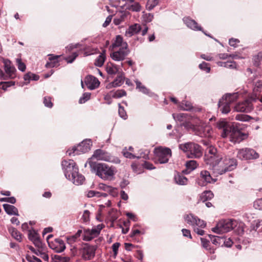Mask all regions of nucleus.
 Returning a JSON list of instances; mask_svg holds the SVG:
<instances>
[{
  "instance_id": "obj_1",
  "label": "nucleus",
  "mask_w": 262,
  "mask_h": 262,
  "mask_svg": "<svg viewBox=\"0 0 262 262\" xmlns=\"http://www.w3.org/2000/svg\"><path fill=\"white\" fill-rule=\"evenodd\" d=\"M109 49L111 51L110 56L116 61H123L129 53L127 43L123 40L122 36L120 35L116 36Z\"/></svg>"
},
{
  "instance_id": "obj_2",
  "label": "nucleus",
  "mask_w": 262,
  "mask_h": 262,
  "mask_svg": "<svg viewBox=\"0 0 262 262\" xmlns=\"http://www.w3.org/2000/svg\"><path fill=\"white\" fill-rule=\"evenodd\" d=\"M237 165L235 159L225 157L224 159L210 165L211 169L216 176L225 173L234 169Z\"/></svg>"
},
{
  "instance_id": "obj_3",
  "label": "nucleus",
  "mask_w": 262,
  "mask_h": 262,
  "mask_svg": "<svg viewBox=\"0 0 262 262\" xmlns=\"http://www.w3.org/2000/svg\"><path fill=\"white\" fill-rule=\"evenodd\" d=\"M89 164L90 167L95 171L96 175L101 179L108 180L112 178L115 174V168L110 167L105 163H95L90 161Z\"/></svg>"
},
{
  "instance_id": "obj_4",
  "label": "nucleus",
  "mask_w": 262,
  "mask_h": 262,
  "mask_svg": "<svg viewBox=\"0 0 262 262\" xmlns=\"http://www.w3.org/2000/svg\"><path fill=\"white\" fill-rule=\"evenodd\" d=\"M228 137L229 141L233 143H239L247 138L248 134L243 132L236 126L233 125V127H227L222 134L223 138Z\"/></svg>"
},
{
  "instance_id": "obj_5",
  "label": "nucleus",
  "mask_w": 262,
  "mask_h": 262,
  "mask_svg": "<svg viewBox=\"0 0 262 262\" xmlns=\"http://www.w3.org/2000/svg\"><path fill=\"white\" fill-rule=\"evenodd\" d=\"M181 150L186 154L189 158H199L202 156L201 147L193 142H187L179 145Z\"/></svg>"
},
{
  "instance_id": "obj_6",
  "label": "nucleus",
  "mask_w": 262,
  "mask_h": 262,
  "mask_svg": "<svg viewBox=\"0 0 262 262\" xmlns=\"http://www.w3.org/2000/svg\"><path fill=\"white\" fill-rule=\"evenodd\" d=\"M237 223L234 220L227 219L218 222L216 226L212 229L213 232L222 233L229 232L236 226Z\"/></svg>"
},
{
  "instance_id": "obj_7",
  "label": "nucleus",
  "mask_w": 262,
  "mask_h": 262,
  "mask_svg": "<svg viewBox=\"0 0 262 262\" xmlns=\"http://www.w3.org/2000/svg\"><path fill=\"white\" fill-rule=\"evenodd\" d=\"M207 151L208 153L205 155V158L207 164L210 165L224 159L222 152L219 151L215 147L209 146Z\"/></svg>"
},
{
  "instance_id": "obj_8",
  "label": "nucleus",
  "mask_w": 262,
  "mask_h": 262,
  "mask_svg": "<svg viewBox=\"0 0 262 262\" xmlns=\"http://www.w3.org/2000/svg\"><path fill=\"white\" fill-rule=\"evenodd\" d=\"M90 140H84L77 146H74L72 149H68L67 154L72 156L86 152L90 149Z\"/></svg>"
},
{
  "instance_id": "obj_9",
  "label": "nucleus",
  "mask_w": 262,
  "mask_h": 262,
  "mask_svg": "<svg viewBox=\"0 0 262 262\" xmlns=\"http://www.w3.org/2000/svg\"><path fill=\"white\" fill-rule=\"evenodd\" d=\"M193 130L195 135L201 137L209 138L211 136L213 132L210 125H207L202 121H200L198 124L194 126Z\"/></svg>"
},
{
  "instance_id": "obj_10",
  "label": "nucleus",
  "mask_w": 262,
  "mask_h": 262,
  "mask_svg": "<svg viewBox=\"0 0 262 262\" xmlns=\"http://www.w3.org/2000/svg\"><path fill=\"white\" fill-rule=\"evenodd\" d=\"M156 161L160 163H167L171 156V151L168 147H158L155 150Z\"/></svg>"
},
{
  "instance_id": "obj_11",
  "label": "nucleus",
  "mask_w": 262,
  "mask_h": 262,
  "mask_svg": "<svg viewBox=\"0 0 262 262\" xmlns=\"http://www.w3.org/2000/svg\"><path fill=\"white\" fill-rule=\"evenodd\" d=\"M236 157L241 160H253L259 157L258 154L253 149L245 147L238 150Z\"/></svg>"
},
{
  "instance_id": "obj_12",
  "label": "nucleus",
  "mask_w": 262,
  "mask_h": 262,
  "mask_svg": "<svg viewBox=\"0 0 262 262\" xmlns=\"http://www.w3.org/2000/svg\"><path fill=\"white\" fill-rule=\"evenodd\" d=\"M96 248L88 243H85L80 249V255L84 260H90L94 258Z\"/></svg>"
},
{
  "instance_id": "obj_13",
  "label": "nucleus",
  "mask_w": 262,
  "mask_h": 262,
  "mask_svg": "<svg viewBox=\"0 0 262 262\" xmlns=\"http://www.w3.org/2000/svg\"><path fill=\"white\" fill-rule=\"evenodd\" d=\"M256 101V98L251 97L247 98L245 101L238 103L235 106V110L237 112L250 113L253 109L252 102Z\"/></svg>"
},
{
  "instance_id": "obj_14",
  "label": "nucleus",
  "mask_w": 262,
  "mask_h": 262,
  "mask_svg": "<svg viewBox=\"0 0 262 262\" xmlns=\"http://www.w3.org/2000/svg\"><path fill=\"white\" fill-rule=\"evenodd\" d=\"M53 237L52 234L47 236V240L50 248L54 250L55 252L60 253L63 251L66 248L63 241L59 238H55L54 241H49V238Z\"/></svg>"
},
{
  "instance_id": "obj_15",
  "label": "nucleus",
  "mask_w": 262,
  "mask_h": 262,
  "mask_svg": "<svg viewBox=\"0 0 262 262\" xmlns=\"http://www.w3.org/2000/svg\"><path fill=\"white\" fill-rule=\"evenodd\" d=\"M61 166H62L66 178H70L71 173L78 170L76 163L72 160H63L61 162Z\"/></svg>"
},
{
  "instance_id": "obj_16",
  "label": "nucleus",
  "mask_w": 262,
  "mask_h": 262,
  "mask_svg": "<svg viewBox=\"0 0 262 262\" xmlns=\"http://www.w3.org/2000/svg\"><path fill=\"white\" fill-rule=\"evenodd\" d=\"M96 159L97 160H103L107 162H113L114 158L108 152L101 149H96L92 157V159Z\"/></svg>"
},
{
  "instance_id": "obj_17",
  "label": "nucleus",
  "mask_w": 262,
  "mask_h": 262,
  "mask_svg": "<svg viewBox=\"0 0 262 262\" xmlns=\"http://www.w3.org/2000/svg\"><path fill=\"white\" fill-rule=\"evenodd\" d=\"M216 179L212 178L210 173L207 170L201 171L200 178L198 179V184L200 186H205L206 184L215 183Z\"/></svg>"
},
{
  "instance_id": "obj_18",
  "label": "nucleus",
  "mask_w": 262,
  "mask_h": 262,
  "mask_svg": "<svg viewBox=\"0 0 262 262\" xmlns=\"http://www.w3.org/2000/svg\"><path fill=\"white\" fill-rule=\"evenodd\" d=\"M84 83L86 84L88 88L90 90H94L98 88L100 84V82L98 78L92 75H88L85 77Z\"/></svg>"
},
{
  "instance_id": "obj_19",
  "label": "nucleus",
  "mask_w": 262,
  "mask_h": 262,
  "mask_svg": "<svg viewBox=\"0 0 262 262\" xmlns=\"http://www.w3.org/2000/svg\"><path fill=\"white\" fill-rule=\"evenodd\" d=\"M5 70L8 78L13 79L16 77V69L9 60L5 61Z\"/></svg>"
},
{
  "instance_id": "obj_20",
  "label": "nucleus",
  "mask_w": 262,
  "mask_h": 262,
  "mask_svg": "<svg viewBox=\"0 0 262 262\" xmlns=\"http://www.w3.org/2000/svg\"><path fill=\"white\" fill-rule=\"evenodd\" d=\"M82 239L84 241L89 242L92 241L94 237L98 236V232L93 231V229H84L82 231Z\"/></svg>"
},
{
  "instance_id": "obj_21",
  "label": "nucleus",
  "mask_w": 262,
  "mask_h": 262,
  "mask_svg": "<svg viewBox=\"0 0 262 262\" xmlns=\"http://www.w3.org/2000/svg\"><path fill=\"white\" fill-rule=\"evenodd\" d=\"M124 80V74L122 72L118 73L117 77H116V79H114L112 82L110 83L108 85H107V88L108 89H111L112 88L119 86L123 83Z\"/></svg>"
},
{
  "instance_id": "obj_22",
  "label": "nucleus",
  "mask_w": 262,
  "mask_h": 262,
  "mask_svg": "<svg viewBox=\"0 0 262 262\" xmlns=\"http://www.w3.org/2000/svg\"><path fill=\"white\" fill-rule=\"evenodd\" d=\"M66 178L71 180L74 184L76 185L82 184L85 179L84 176L82 174L79 173L78 171L71 173L70 178Z\"/></svg>"
},
{
  "instance_id": "obj_23",
  "label": "nucleus",
  "mask_w": 262,
  "mask_h": 262,
  "mask_svg": "<svg viewBox=\"0 0 262 262\" xmlns=\"http://www.w3.org/2000/svg\"><path fill=\"white\" fill-rule=\"evenodd\" d=\"M141 30V26L139 24H134L129 26L128 29L125 31V35L132 36L139 33Z\"/></svg>"
},
{
  "instance_id": "obj_24",
  "label": "nucleus",
  "mask_w": 262,
  "mask_h": 262,
  "mask_svg": "<svg viewBox=\"0 0 262 262\" xmlns=\"http://www.w3.org/2000/svg\"><path fill=\"white\" fill-rule=\"evenodd\" d=\"M183 21L185 24L187 25V26L191 29L193 30H201V27L199 26L198 24L195 22L193 19L187 17H184L183 19Z\"/></svg>"
},
{
  "instance_id": "obj_25",
  "label": "nucleus",
  "mask_w": 262,
  "mask_h": 262,
  "mask_svg": "<svg viewBox=\"0 0 262 262\" xmlns=\"http://www.w3.org/2000/svg\"><path fill=\"white\" fill-rule=\"evenodd\" d=\"M3 208L9 215H14L19 216L18 211L17 208L13 205L4 204L3 205Z\"/></svg>"
},
{
  "instance_id": "obj_26",
  "label": "nucleus",
  "mask_w": 262,
  "mask_h": 262,
  "mask_svg": "<svg viewBox=\"0 0 262 262\" xmlns=\"http://www.w3.org/2000/svg\"><path fill=\"white\" fill-rule=\"evenodd\" d=\"M230 103L224 101V100H220L218 103L219 110H220L223 114H228L230 111Z\"/></svg>"
},
{
  "instance_id": "obj_27",
  "label": "nucleus",
  "mask_w": 262,
  "mask_h": 262,
  "mask_svg": "<svg viewBox=\"0 0 262 262\" xmlns=\"http://www.w3.org/2000/svg\"><path fill=\"white\" fill-rule=\"evenodd\" d=\"M8 231L10 233L11 236L16 241L20 242L22 241L23 235L20 232L17 230L16 228L13 227L8 228Z\"/></svg>"
},
{
  "instance_id": "obj_28",
  "label": "nucleus",
  "mask_w": 262,
  "mask_h": 262,
  "mask_svg": "<svg viewBox=\"0 0 262 262\" xmlns=\"http://www.w3.org/2000/svg\"><path fill=\"white\" fill-rule=\"evenodd\" d=\"M213 197V194L210 190H206L202 192L200 196V201L203 203L210 200Z\"/></svg>"
},
{
  "instance_id": "obj_29",
  "label": "nucleus",
  "mask_w": 262,
  "mask_h": 262,
  "mask_svg": "<svg viewBox=\"0 0 262 262\" xmlns=\"http://www.w3.org/2000/svg\"><path fill=\"white\" fill-rule=\"evenodd\" d=\"M59 56H52L51 55L49 58V60L50 61H48L46 64V67L47 68H51V67H56L58 66V58L59 57Z\"/></svg>"
},
{
  "instance_id": "obj_30",
  "label": "nucleus",
  "mask_w": 262,
  "mask_h": 262,
  "mask_svg": "<svg viewBox=\"0 0 262 262\" xmlns=\"http://www.w3.org/2000/svg\"><path fill=\"white\" fill-rule=\"evenodd\" d=\"M238 98V95L237 93H232L227 94L222 98V100L225 101L229 104H231L235 101Z\"/></svg>"
},
{
  "instance_id": "obj_31",
  "label": "nucleus",
  "mask_w": 262,
  "mask_h": 262,
  "mask_svg": "<svg viewBox=\"0 0 262 262\" xmlns=\"http://www.w3.org/2000/svg\"><path fill=\"white\" fill-rule=\"evenodd\" d=\"M118 67L112 62L107 63L106 71L110 75H115L118 72Z\"/></svg>"
},
{
  "instance_id": "obj_32",
  "label": "nucleus",
  "mask_w": 262,
  "mask_h": 262,
  "mask_svg": "<svg viewBox=\"0 0 262 262\" xmlns=\"http://www.w3.org/2000/svg\"><path fill=\"white\" fill-rule=\"evenodd\" d=\"M212 242V243L217 246H223V242L225 238L224 236H218L214 235L209 236Z\"/></svg>"
},
{
  "instance_id": "obj_33",
  "label": "nucleus",
  "mask_w": 262,
  "mask_h": 262,
  "mask_svg": "<svg viewBox=\"0 0 262 262\" xmlns=\"http://www.w3.org/2000/svg\"><path fill=\"white\" fill-rule=\"evenodd\" d=\"M82 234V230L80 229L76 232L75 235L67 237V242L69 244H73L78 241V238Z\"/></svg>"
},
{
  "instance_id": "obj_34",
  "label": "nucleus",
  "mask_w": 262,
  "mask_h": 262,
  "mask_svg": "<svg viewBox=\"0 0 262 262\" xmlns=\"http://www.w3.org/2000/svg\"><path fill=\"white\" fill-rule=\"evenodd\" d=\"M111 94L112 97L115 99L122 98L126 95V92L123 89L118 90L116 91H111Z\"/></svg>"
},
{
  "instance_id": "obj_35",
  "label": "nucleus",
  "mask_w": 262,
  "mask_h": 262,
  "mask_svg": "<svg viewBox=\"0 0 262 262\" xmlns=\"http://www.w3.org/2000/svg\"><path fill=\"white\" fill-rule=\"evenodd\" d=\"M106 58L105 53H101L98 57L96 59L95 64L96 66L101 67L104 64Z\"/></svg>"
},
{
  "instance_id": "obj_36",
  "label": "nucleus",
  "mask_w": 262,
  "mask_h": 262,
  "mask_svg": "<svg viewBox=\"0 0 262 262\" xmlns=\"http://www.w3.org/2000/svg\"><path fill=\"white\" fill-rule=\"evenodd\" d=\"M24 78L25 81L28 82H29L30 80L37 81L39 79V76L29 72L24 75Z\"/></svg>"
},
{
  "instance_id": "obj_37",
  "label": "nucleus",
  "mask_w": 262,
  "mask_h": 262,
  "mask_svg": "<svg viewBox=\"0 0 262 262\" xmlns=\"http://www.w3.org/2000/svg\"><path fill=\"white\" fill-rule=\"evenodd\" d=\"M253 65L256 67H259L262 61V51L259 52L257 55L254 56L252 58Z\"/></svg>"
},
{
  "instance_id": "obj_38",
  "label": "nucleus",
  "mask_w": 262,
  "mask_h": 262,
  "mask_svg": "<svg viewBox=\"0 0 262 262\" xmlns=\"http://www.w3.org/2000/svg\"><path fill=\"white\" fill-rule=\"evenodd\" d=\"M175 180L177 184L180 185L186 184L188 181L187 178L180 173H178L175 176Z\"/></svg>"
},
{
  "instance_id": "obj_39",
  "label": "nucleus",
  "mask_w": 262,
  "mask_h": 262,
  "mask_svg": "<svg viewBox=\"0 0 262 262\" xmlns=\"http://www.w3.org/2000/svg\"><path fill=\"white\" fill-rule=\"evenodd\" d=\"M234 125H230L227 122L224 121H219L216 123L217 127L219 129H223L222 132L221 133V136L222 137V134L224 133V132L225 129H226L228 127H233Z\"/></svg>"
},
{
  "instance_id": "obj_40",
  "label": "nucleus",
  "mask_w": 262,
  "mask_h": 262,
  "mask_svg": "<svg viewBox=\"0 0 262 262\" xmlns=\"http://www.w3.org/2000/svg\"><path fill=\"white\" fill-rule=\"evenodd\" d=\"M261 226H262V221H254L251 224V230L256 232H261L262 229L259 228Z\"/></svg>"
},
{
  "instance_id": "obj_41",
  "label": "nucleus",
  "mask_w": 262,
  "mask_h": 262,
  "mask_svg": "<svg viewBox=\"0 0 262 262\" xmlns=\"http://www.w3.org/2000/svg\"><path fill=\"white\" fill-rule=\"evenodd\" d=\"M141 6L138 3H133L126 6L125 9L135 12H139L141 10Z\"/></svg>"
},
{
  "instance_id": "obj_42",
  "label": "nucleus",
  "mask_w": 262,
  "mask_h": 262,
  "mask_svg": "<svg viewBox=\"0 0 262 262\" xmlns=\"http://www.w3.org/2000/svg\"><path fill=\"white\" fill-rule=\"evenodd\" d=\"M218 64L221 67H226L230 69H234L236 68V63L235 61H228L226 62H219Z\"/></svg>"
},
{
  "instance_id": "obj_43",
  "label": "nucleus",
  "mask_w": 262,
  "mask_h": 262,
  "mask_svg": "<svg viewBox=\"0 0 262 262\" xmlns=\"http://www.w3.org/2000/svg\"><path fill=\"white\" fill-rule=\"evenodd\" d=\"M199 163L195 160H189L186 163V166L188 169L193 170L195 168H197Z\"/></svg>"
},
{
  "instance_id": "obj_44",
  "label": "nucleus",
  "mask_w": 262,
  "mask_h": 262,
  "mask_svg": "<svg viewBox=\"0 0 262 262\" xmlns=\"http://www.w3.org/2000/svg\"><path fill=\"white\" fill-rule=\"evenodd\" d=\"M197 216H193L192 214H188L184 217V220L189 225L192 226L194 225V222H196V219H197Z\"/></svg>"
},
{
  "instance_id": "obj_45",
  "label": "nucleus",
  "mask_w": 262,
  "mask_h": 262,
  "mask_svg": "<svg viewBox=\"0 0 262 262\" xmlns=\"http://www.w3.org/2000/svg\"><path fill=\"white\" fill-rule=\"evenodd\" d=\"M159 4V0H148L146 3V9L151 10Z\"/></svg>"
},
{
  "instance_id": "obj_46",
  "label": "nucleus",
  "mask_w": 262,
  "mask_h": 262,
  "mask_svg": "<svg viewBox=\"0 0 262 262\" xmlns=\"http://www.w3.org/2000/svg\"><path fill=\"white\" fill-rule=\"evenodd\" d=\"M201 241L202 246H203V247H204L205 248H206L207 250H209L210 251V253H214V249H211L210 248H209L210 242L208 240L206 239V238L201 237Z\"/></svg>"
},
{
  "instance_id": "obj_47",
  "label": "nucleus",
  "mask_w": 262,
  "mask_h": 262,
  "mask_svg": "<svg viewBox=\"0 0 262 262\" xmlns=\"http://www.w3.org/2000/svg\"><path fill=\"white\" fill-rule=\"evenodd\" d=\"M136 89H139V91L144 94H148L149 90L143 85L142 83L139 81H136Z\"/></svg>"
},
{
  "instance_id": "obj_48",
  "label": "nucleus",
  "mask_w": 262,
  "mask_h": 262,
  "mask_svg": "<svg viewBox=\"0 0 262 262\" xmlns=\"http://www.w3.org/2000/svg\"><path fill=\"white\" fill-rule=\"evenodd\" d=\"M118 114L120 117L124 120L127 118V115H126L124 107L120 103L118 104Z\"/></svg>"
},
{
  "instance_id": "obj_49",
  "label": "nucleus",
  "mask_w": 262,
  "mask_h": 262,
  "mask_svg": "<svg viewBox=\"0 0 262 262\" xmlns=\"http://www.w3.org/2000/svg\"><path fill=\"white\" fill-rule=\"evenodd\" d=\"M43 103L49 108H52L53 105V103L52 102V98L49 96H46L43 98Z\"/></svg>"
},
{
  "instance_id": "obj_50",
  "label": "nucleus",
  "mask_w": 262,
  "mask_h": 262,
  "mask_svg": "<svg viewBox=\"0 0 262 262\" xmlns=\"http://www.w3.org/2000/svg\"><path fill=\"white\" fill-rule=\"evenodd\" d=\"M236 120H240L243 121H250L251 117L247 115H237L235 116Z\"/></svg>"
},
{
  "instance_id": "obj_51",
  "label": "nucleus",
  "mask_w": 262,
  "mask_h": 262,
  "mask_svg": "<svg viewBox=\"0 0 262 262\" xmlns=\"http://www.w3.org/2000/svg\"><path fill=\"white\" fill-rule=\"evenodd\" d=\"M16 63L18 69L20 71L24 72L26 70V65L22 62V60L20 58H17Z\"/></svg>"
},
{
  "instance_id": "obj_52",
  "label": "nucleus",
  "mask_w": 262,
  "mask_h": 262,
  "mask_svg": "<svg viewBox=\"0 0 262 262\" xmlns=\"http://www.w3.org/2000/svg\"><path fill=\"white\" fill-rule=\"evenodd\" d=\"M28 237L29 239L32 242H34V241L40 238L39 236H38V234L35 231H29Z\"/></svg>"
},
{
  "instance_id": "obj_53",
  "label": "nucleus",
  "mask_w": 262,
  "mask_h": 262,
  "mask_svg": "<svg viewBox=\"0 0 262 262\" xmlns=\"http://www.w3.org/2000/svg\"><path fill=\"white\" fill-rule=\"evenodd\" d=\"M199 68L202 70H204L206 72H210V68L208 63L203 61L199 64Z\"/></svg>"
},
{
  "instance_id": "obj_54",
  "label": "nucleus",
  "mask_w": 262,
  "mask_h": 262,
  "mask_svg": "<svg viewBox=\"0 0 262 262\" xmlns=\"http://www.w3.org/2000/svg\"><path fill=\"white\" fill-rule=\"evenodd\" d=\"M253 207L256 209L262 210V198L255 201L253 203Z\"/></svg>"
},
{
  "instance_id": "obj_55",
  "label": "nucleus",
  "mask_w": 262,
  "mask_h": 262,
  "mask_svg": "<svg viewBox=\"0 0 262 262\" xmlns=\"http://www.w3.org/2000/svg\"><path fill=\"white\" fill-rule=\"evenodd\" d=\"M90 93H84L82 96L79 99V103L83 104L90 98Z\"/></svg>"
},
{
  "instance_id": "obj_56",
  "label": "nucleus",
  "mask_w": 262,
  "mask_h": 262,
  "mask_svg": "<svg viewBox=\"0 0 262 262\" xmlns=\"http://www.w3.org/2000/svg\"><path fill=\"white\" fill-rule=\"evenodd\" d=\"M33 243L35 245V247L38 248V250H41L42 249H45V246L41 243L40 238L34 241Z\"/></svg>"
},
{
  "instance_id": "obj_57",
  "label": "nucleus",
  "mask_w": 262,
  "mask_h": 262,
  "mask_svg": "<svg viewBox=\"0 0 262 262\" xmlns=\"http://www.w3.org/2000/svg\"><path fill=\"white\" fill-rule=\"evenodd\" d=\"M54 258L58 260V262H70L69 257H62L59 255H55Z\"/></svg>"
},
{
  "instance_id": "obj_58",
  "label": "nucleus",
  "mask_w": 262,
  "mask_h": 262,
  "mask_svg": "<svg viewBox=\"0 0 262 262\" xmlns=\"http://www.w3.org/2000/svg\"><path fill=\"white\" fill-rule=\"evenodd\" d=\"M90 212L88 210H85L82 216L81 220L83 222H87L89 221Z\"/></svg>"
},
{
  "instance_id": "obj_59",
  "label": "nucleus",
  "mask_w": 262,
  "mask_h": 262,
  "mask_svg": "<svg viewBox=\"0 0 262 262\" xmlns=\"http://www.w3.org/2000/svg\"><path fill=\"white\" fill-rule=\"evenodd\" d=\"M196 220V222H194V225L202 228H204L206 227V223L204 221L201 220L198 217H197L196 220Z\"/></svg>"
},
{
  "instance_id": "obj_60",
  "label": "nucleus",
  "mask_w": 262,
  "mask_h": 262,
  "mask_svg": "<svg viewBox=\"0 0 262 262\" xmlns=\"http://www.w3.org/2000/svg\"><path fill=\"white\" fill-rule=\"evenodd\" d=\"M78 56V54L76 52L72 53V55L66 58V61L68 63H72L75 60L76 58Z\"/></svg>"
},
{
  "instance_id": "obj_61",
  "label": "nucleus",
  "mask_w": 262,
  "mask_h": 262,
  "mask_svg": "<svg viewBox=\"0 0 262 262\" xmlns=\"http://www.w3.org/2000/svg\"><path fill=\"white\" fill-rule=\"evenodd\" d=\"M38 252H39V255H38L40 256L42 259L45 260H48L49 257L47 254L45 253V249L38 250Z\"/></svg>"
},
{
  "instance_id": "obj_62",
  "label": "nucleus",
  "mask_w": 262,
  "mask_h": 262,
  "mask_svg": "<svg viewBox=\"0 0 262 262\" xmlns=\"http://www.w3.org/2000/svg\"><path fill=\"white\" fill-rule=\"evenodd\" d=\"M123 155H124V157H127V158H129V159H134L135 158H139L141 157H137V156H136L135 155H134L133 154H132L130 151H124V150L123 151Z\"/></svg>"
},
{
  "instance_id": "obj_63",
  "label": "nucleus",
  "mask_w": 262,
  "mask_h": 262,
  "mask_svg": "<svg viewBox=\"0 0 262 262\" xmlns=\"http://www.w3.org/2000/svg\"><path fill=\"white\" fill-rule=\"evenodd\" d=\"M118 217V213L116 211L114 213H111L110 214V221L111 222V227L113 226L114 221H116Z\"/></svg>"
},
{
  "instance_id": "obj_64",
  "label": "nucleus",
  "mask_w": 262,
  "mask_h": 262,
  "mask_svg": "<svg viewBox=\"0 0 262 262\" xmlns=\"http://www.w3.org/2000/svg\"><path fill=\"white\" fill-rule=\"evenodd\" d=\"M120 244L119 243H115L112 245V250H113L114 255H115V256H116L117 255L118 250V248L120 246Z\"/></svg>"
}]
</instances>
